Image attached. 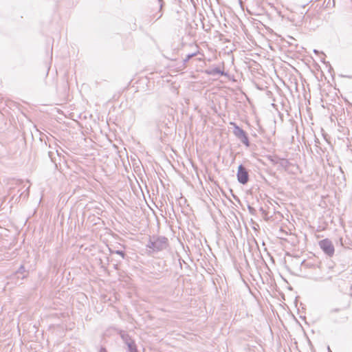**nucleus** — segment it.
Here are the masks:
<instances>
[{"mask_svg": "<svg viewBox=\"0 0 352 352\" xmlns=\"http://www.w3.org/2000/svg\"><path fill=\"white\" fill-rule=\"evenodd\" d=\"M168 245V241L166 237L152 236L149 238L146 248L151 250L150 252H157L166 249Z\"/></svg>", "mask_w": 352, "mask_h": 352, "instance_id": "obj_1", "label": "nucleus"}, {"mask_svg": "<svg viewBox=\"0 0 352 352\" xmlns=\"http://www.w3.org/2000/svg\"><path fill=\"white\" fill-rule=\"evenodd\" d=\"M234 126L233 133L245 146H249L250 142L246 132L237 126L234 122H230Z\"/></svg>", "mask_w": 352, "mask_h": 352, "instance_id": "obj_2", "label": "nucleus"}, {"mask_svg": "<svg viewBox=\"0 0 352 352\" xmlns=\"http://www.w3.org/2000/svg\"><path fill=\"white\" fill-rule=\"evenodd\" d=\"M320 248L329 256H332L334 254L335 249L332 242L328 239H322L319 241Z\"/></svg>", "mask_w": 352, "mask_h": 352, "instance_id": "obj_3", "label": "nucleus"}, {"mask_svg": "<svg viewBox=\"0 0 352 352\" xmlns=\"http://www.w3.org/2000/svg\"><path fill=\"white\" fill-rule=\"evenodd\" d=\"M236 176L239 182L241 184H246L249 181L248 172L242 164L239 165L238 167Z\"/></svg>", "mask_w": 352, "mask_h": 352, "instance_id": "obj_4", "label": "nucleus"}, {"mask_svg": "<svg viewBox=\"0 0 352 352\" xmlns=\"http://www.w3.org/2000/svg\"><path fill=\"white\" fill-rule=\"evenodd\" d=\"M66 118H70L74 121L78 122L81 119L82 113H78L79 111L70 112V111H60Z\"/></svg>", "mask_w": 352, "mask_h": 352, "instance_id": "obj_5", "label": "nucleus"}, {"mask_svg": "<svg viewBox=\"0 0 352 352\" xmlns=\"http://www.w3.org/2000/svg\"><path fill=\"white\" fill-rule=\"evenodd\" d=\"M337 113H338L336 115H331V120L333 119V117H336L339 125H341L342 124H346L347 121L346 119L345 111H337Z\"/></svg>", "mask_w": 352, "mask_h": 352, "instance_id": "obj_6", "label": "nucleus"}, {"mask_svg": "<svg viewBox=\"0 0 352 352\" xmlns=\"http://www.w3.org/2000/svg\"><path fill=\"white\" fill-rule=\"evenodd\" d=\"M120 336L122 338V340H123V342H124V344L127 346L129 345V343H133L135 341L131 338V337L129 335L128 333H126V331H121L120 332Z\"/></svg>", "mask_w": 352, "mask_h": 352, "instance_id": "obj_7", "label": "nucleus"}, {"mask_svg": "<svg viewBox=\"0 0 352 352\" xmlns=\"http://www.w3.org/2000/svg\"><path fill=\"white\" fill-rule=\"evenodd\" d=\"M206 74H208L209 75H212V76H215V75L225 76L226 75V73L223 72V70H221L219 67H214V68L207 69L206 71Z\"/></svg>", "mask_w": 352, "mask_h": 352, "instance_id": "obj_8", "label": "nucleus"}, {"mask_svg": "<svg viewBox=\"0 0 352 352\" xmlns=\"http://www.w3.org/2000/svg\"><path fill=\"white\" fill-rule=\"evenodd\" d=\"M129 352H138L135 342L129 343L127 345Z\"/></svg>", "mask_w": 352, "mask_h": 352, "instance_id": "obj_9", "label": "nucleus"}, {"mask_svg": "<svg viewBox=\"0 0 352 352\" xmlns=\"http://www.w3.org/2000/svg\"><path fill=\"white\" fill-rule=\"evenodd\" d=\"M278 164H280V166L281 167H283L284 168H287L289 164V162L287 160L283 158V159H278Z\"/></svg>", "mask_w": 352, "mask_h": 352, "instance_id": "obj_10", "label": "nucleus"}, {"mask_svg": "<svg viewBox=\"0 0 352 352\" xmlns=\"http://www.w3.org/2000/svg\"><path fill=\"white\" fill-rule=\"evenodd\" d=\"M248 209L249 210V212L251 214H253L254 215L256 214V210L252 207L251 206H248Z\"/></svg>", "mask_w": 352, "mask_h": 352, "instance_id": "obj_11", "label": "nucleus"}, {"mask_svg": "<svg viewBox=\"0 0 352 352\" xmlns=\"http://www.w3.org/2000/svg\"><path fill=\"white\" fill-rule=\"evenodd\" d=\"M196 55L195 53H192L191 54H188L186 56V58L184 59V62H187L191 58H192L193 56H195Z\"/></svg>", "mask_w": 352, "mask_h": 352, "instance_id": "obj_12", "label": "nucleus"}, {"mask_svg": "<svg viewBox=\"0 0 352 352\" xmlns=\"http://www.w3.org/2000/svg\"><path fill=\"white\" fill-rule=\"evenodd\" d=\"M114 253L121 256L122 258H124L125 253L123 251H122V250H116V251L114 252Z\"/></svg>", "mask_w": 352, "mask_h": 352, "instance_id": "obj_13", "label": "nucleus"}, {"mask_svg": "<svg viewBox=\"0 0 352 352\" xmlns=\"http://www.w3.org/2000/svg\"><path fill=\"white\" fill-rule=\"evenodd\" d=\"M25 267L23 265H21L20 267L19 268L18 271H17V273H23L25 272Z\"/></svg>", "mask_w": 352, "mask_h": 352, "instance_id": "obj_14", "label": "nucleus"}, {"mask_svg": "<svg viewBox=\"0 0 352 352\" xmlns=\"http://www.w3.org/2000/svg\"><path fill=\"white\" fill-rule=\"evenodd\" d=\"M271 162L274 164H278V158H272Z\"/></svg>", "mask_w": 352, "mask_h": 352, "instance_id": "obj_15", "label": "nucleus"}, {"mask_svg": "<svg viewBox=\"0 0 352 352\" xmlns=\"http://www.w3.org/2000/svg\"><path fill=\"white\" fill-rule=\"evenodd\" d=\"M29 188H30V186H28V187L27 188V189L25 190L26 193H25V195H24V198L28 197L29 196Z\"/></svg>", "mask_w": 352, "mask_h": 352, "instance_id": "obj_16", "label": "nucleus"}, {"mask_svg": "<svg viewBox=\"0 0 352 352\" xmlns=\"http://www.w3.org/2000/svg\"><path fill=\"white\" fill-rule=\"evenodd\" d=\"M340 311V309H339V308H336V309H331V310L330 311V312H331V313H333V312H338V311Z\"/></svg>", "mask_w": 352, "mask_h": 352, "instance_id": "obj_17", "label": "nucleus"}, {"mask_svg": "<svg viewBox=\"0 0 352 352\" xmlns=\"http://www.w3.org/2000/svg\"><path fill=\"white\" fill-rule=\"evenodd\" d=\"M160 6V10L162 9L164 1L163 0H158Z\"/></svg>", "mask_w": 352, "mask_h": 352, "instance_id": "obj_18", "label": "nucleus"}, {"mask_svg": "<svg viewBox=\"0 0 352 352\" xmlns=\"http://www.w3.org/2000/svg\"><path fill=\"white\" fill-rule=\"evenodd\" d=\"M99 352H107V351L104 347H101L99 350Z\"/></svg>", "mask_w": 352, "mask_h": 352, "instance_id": "obj_19", "label": "nucleus"}, {"mask_svg": "<svg viewBox=\"0 0 352 352\" xmlns=\"http://www.w3.org/2000/svg\"><path fill=\"white\" fill-rule=\"evenodd\" d=\"M48 154H49V157L51 158L52 161H53V158H52L53 153L52 151H50L48 153Z\"/></svg>", "mask_w": 352, "mask_h": 352, "instance_id": "obj_20", "label": "nucleus"}, {"mask_svg": "<svg viewBox=\"0 0 352 352\" xmlns=\"http://www.w3.org/2000/svg\"><path fill=\"white\" fill-rule=\"evenodd\" d=\"M21 183H22V182H21V181H16V184L17 185H20V184H21Z\"/></svg>", "mask_w": 352, "mask_h": 352, "instance_id": "obj_21", "label": "nucleus"}, {"mask_svg": "<svg viewBox=\"0 0 352 352\" xmlns=\"http://www.w3.org/2000/svg\"><path fill=\"white\" fill-rule=\"evenodd\" d=\"M23 195H24V192H21V193L20 194V195H19V197H22V196H23Z\"/></svg>", "mask_w": 352, "mask_h": 352, "instance_id": "obj_22", "label": "nucleus"}, {"mask_svg": "<svg viewBox=\"0 0 352 352\" xmlns=\"http://www.w3.org/2000/svg\"><path fill=\"white\" fill-rule=\"evenodd\" d=\"M328 351H329V352H331V349H330L329 346H328Z\"/></svg>", "mask_w": 352, "mask_h": 352, "instance_id": "obj_23", "label": "nucleus"}]
</instances>
